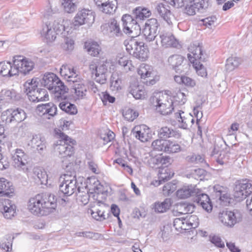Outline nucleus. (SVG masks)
I'll return each mask as SVG.
<instances>
[{
    "mask_svg": "<svg viewBox=\"0 0 252 252\" xmlns=\"http://www.w3.org/2000/svg\"><path fill=\"white\" fill-rule=\"evenodd\" d=\"M136 51L135 54H137V56H134L136 58L144 61L148 58V51L144 46V43L142 41H140L137 46V50Z\"/></svg>",
    "mask_w": 252,
    "mask_h": 252,
    "instance_id": "48",
    "label": "nucleus"
},
{
    "mask_svg": "<svg viewBox=\"0 0 252 252\" xmlns=\"http://www.w3.org/2000/svg\"><path fill=\"white\" fill-rule=\"evenodd\" d=\"M143 33L146 41L148 42L153 41L158 35V30H152L149 28H144Z\"/></svg>",
    "mask_w": 252,
    "mask_h": 252,
    "instance_id": "50",
    "label": "nucleus"
},
{
    "mask_svg": "<svg viewBox=\"0 0 252 252\" xmlns=\"http://www.w3.org/2000/svg\"><path fill=\"white\" fill-rule=\"evenodd\" d=\"M129 92L135 99H144L147 95V93L142 86L131 85Z\"/></svg>",
    "mask_w": 252,
    "mask_h": 252,
    "instance_id": "34",
    "label": "nucleus"
},
{
    "mask_svg": "<svg viewBox=\"0 0 252 252\" xmlns=\"http://www.w3.org/2000/svg\"><path fill=\"white\" fill-rule=\"evenodd\" d=\"M71 87L74 90L75 97L77 99H83L86 97L88 88L84 80L79 78L72 83Z\"/></svg>",
    "mask_w": 252,
    "mask_h": 252,
    "instance_id": "20",
    "label": "nucleus"
},
{
    "mask_svg": "<svg viewBox=\"0 0 252 252\" xmlns=\"http://www.w3.org/2000/svg\"><path fill=\"white\" fill-rule=\"evenodd\" d=\"M150 102L158 112L163 115L170 114L176 110L171 96L161 92L156 93L150 98Z\"/></svg>",
    "mask_w": 252,
    "mask_h": 252,
    "instance_id": "2",
    "label": "nucleus"
},
{
    "mask_svg": "<svg viewBox=\"0 0 252 252\" xmlns=\"http://www.w3.org/2000/svg\"><path fill=\"white\" fill-rule=\"evenodd\" d=\"M49 24L56 31V33L62 34L63 36L68 35V27H66V25L69 24V22L67 20H64L62 18H57L53 22H50Z\"/></svg>",
    "mask_w": 252,
    "mask_h": 252,
    "instance_id": "21",
    "label": "nucleus"
},
{
    "mask_svg": "<svg viewBox=\"0 0 252 252\" xmlns=\"http://www.w3.org/2000/svg\"><path fill=\"white\" fill-rule=\"evenodd\" d=\"M165 144L166 139H158L152 142V147L155 151L165 152Z\"/></svg>",
    "mask_w": 252,
    "mask_h": 252,
    "instance_id": "54",
    "label": "nucleus"
},
{
    "mask_svg": "<svg viewBox=\"0 0 252 252\" xmlns=\"http://www.w3.org/2000/svg\"><path fill=\"white\" fill-rule=\"evenodd\" d=\"M196 196L195 200L207 212H210L212 210V205L210 201L208 195L205 193H201L199 190V193L195 194Z\"/></svg>",
    "mask_w": 252,
    "mask_h": 252,
    "instance_id": "30",
    "label": "nucleus"
},
{
    "mask_svg": "<svg viewBox=\"0 0 252 252\" xmlns=\"http://www.w3.org/2000/svg\"><path fill=\"white\" fill-rule=\"evenodd\" d=\"M179 209L182 211V214H189L193 212L194 206L190 204H183L180 205Z\"/></svg>",
    "mask_w": 252,
    "mask_h": 252,
    "instance_id": "61",
    "label": "nucleus"
},
{
    "mask_svg": "<svg viewBox=\"0 0 252 252\" xmlns=\"http://www.w3.org/2000/svg\"><path fill=\"white\" fill-rule=\"evenodd\" d=\"M64 37V41L62 45V48L65 51H71L74 49V40L70 36H67V35H66Z\"/></svg>",
    "mask_w": 252,
    "mask_h": 252,
    "instance_id": "55",
    "label": "nucleus"
},
{
    "mask_svg": "<svg viewBox=\"0 0 252 252\" xmlns=\"http://www.w3.org/2000/svg\"><path fill=\"white\" fill-rule=\"evenodd\" d=\"M138 116V113L131 109H126L123 112L124 117L128 121H133Z\"/></svg>",
    "mask_w": 252,
    "mask_h": 252,
    "instance_id": "57",
    "label": "nucleus"
},
{
    "mask_svg": "<svg viewBox=\"0 0 252 252\" xmlns=\"http://www.w3.org/2000/svg\"><path fill=\"white\" fill-rule=\"evenodd\" d=\"M62 5L65 12L73 13L77 7L78 0H61Z\"/></svg>",
    "mask_w": 252,
    "mask_h": 252,
    "instance_id": "43",
    "label": "nucleus"
},
{
    "mask_svg": "<svg viewBox=\"0 0 252 252\" xmlns=\"http://www.w3.org/2000/svg\"><path fill=\"white\" fill-rule=\"evenodd\" d=\"M117 5V0H109L107 3L103 4L98 9L104 13L113 14L116 10Z\"/></svg>",
    "mask_w": 252,
    "mask_h": 252,
    "instance_id": "40",
    "label": "nucleus"
},
{
    "mask_svg": "<svg viewBox=\"0 0 252 252\" xmlns=\"http://www.w3.org/2000/svg\"><path fill=\"white\" fill-rule=\"evenodd\" d=\"M20 94L14 90H3L0 94V113L6 103H12L20 98Z\"/></svg>",
    "mask_w": 252,
    "mask_h": 252,
    "instance_id": "15",
    "label": "nucleus"
},
{
    "mask_svg": "<svg viewBox=\"0 0 252 252\" xmlns=\"http://www.w3.org/2000/svg\"><path fill=\"white\" fill-rule=\"evenodd\" d=\"M199 189L193 186H184L176 192L177 196L180 199H186L194 196L199 193Z\"/></svg>",
    "mask_w": 252,
    "mask_h": 252,
    "instance_id": "28",
    "label": "nucleus"
},
{
    "mask_svg": "<svg viewBox=\"0 0 252 252\" xmlns=\"http://www.w3.org/2000/svg\"><path fill=\"white\" fill-rule=\"evenodd\" d=\"M229 153L227 151H221L219 155L216 158L217 161L220 164H223L228 161L229 159Z\"/></svg>",
    "mask_w": 252,
    "mask_h": 252,
    "instance_id": "59",
    "label": "nucleus"
},
{
    "mask_svg": "<svg viewBox=\"0 0 252 252\" xmlns=\"http://www.w3.org/2000/svg\"><path fill=\"white\" fill-rule=\"evenodd\" d=\"M122 21L123 25V32L126 34H130L134 32L138 31L140 29L136 19L130 15H123Z\"/></svg>",
    "mask_w": 252,
    "mask_h": 252,
    "instance_id": "16",
    "label": "nucleus"
},
{
    "mask_svg": "<svg viewBox=\"0 0 252 252\" xmlns=\"http://www.w3.org/2000/svg\"><path fill=\"white\" fill-rule=\"evenodd\" d=\"M204 62V61H200L198 62H195V63L193 62V63H192L197 74L201 76V77H205L207 75L206 69L203 64V63Z\"/></svg>",
    "mask_w": 252,
    "mask_h": 252,
    "instance_id": "53",
    "label": "nucleus"
},
{
    "mask_svg": "<svg viewBox=\"0 0 252 252\" xmlns=\"http://www.w3.org/2000/svg\"><path fill=\"white\" fill-rule=\"evenodd\" d=\"M158 26L159 24L157 20L155 18H151L147 21L144 28H149L152 30H158Z\"/></svg>",
    "mask_w": 252,
    "mask_h": 252,
    "instance_id": "64",
    "label": "nucleus"
},
{
    "mask_svg": "<svg viewBox=\"0 0 252 252\" xmlns=\"http://www.w3.org/2000/svg\"><path fill=\"white\" fill-rule=\"evenodd\" d=\"M33 147L40 154H43L46 150V141L44 137L36 136L32 140Z\"/></svg>",
    "mask_w": 252,
    "mask_h": 252,
    "instance_id": "37",
    "label": "nucleus"
},
{
    "mask_svg": "<svg viewBox=\"0 0 252 252\" xmlns=\"http://www.w3.org/2000/svg\"><path fill=\"white\" fill-rule=\"evenodd\" d=\"M59 78L53 73H48L44 74L42 78L39 79V82L42 86L47 88L49 90L53 89L55 85L59 81Z\"/></svg>",
    "mask_w": 252,
    "mask_h": 252,
    "instance_id": "29",
    "label": "nucleus"
},
{
    "mask_svg": "<svg viewBox=\"0 0 252 252\" xmlns=\"http://www.w3.org/2000/svg\"><path fill=\"white\" fill-rule=\"evenodd\" d=\"M219 218L223 225L228 227H232L242 220V216L237 210H226L220 213Z\"/></svg>",
    "mask_w": 252,
    "mask_h": 252,
    "instance_id": "9",
    "label": "nucleus"
},
{
    "mask_svg": "<svg viewBox=\"0 0 252 252\" xmlns=\"http://www.w3.org/2000/svg\"><path fill=\"white\" fill-rule=\"evenodd\" d=\"M158 134L159 138L163 139L169 138L178 139L181 137V134L178 131L167 126L160 128L158 131Z\"/></svg>",
    "mask_w": 252,
    "mask_h": 252,
    "instance_id": "31",
    "label": "nucleus"
},
{
    "mask_svg": "<svg viewBox=\"0 0 252 252\" xmlns=\"http://www.w3.org/2000/svg\"><path fill=\"white\" fill-rule=\"evenodd\" d=\"M101 30L104 34L110 37H120L123 35V30L120 28V23L116 19H110L108 22L102 24Z\"/></svg>",
    "mask_w": 252,
    "mask_h": 252,
    "instance_id": "11",
    "label": "nucleus"
},
{
    "mask_svg": "<svg viewBox=\"0 0 252 252\" xmlns=\"http://www.w3.org/2000/svg\"><path fill=\"white\" fill-rule=\"evenodd\" d=\"M56 135L59 139L53 145L55 152L62 158L71 156L74 153L73 146L75 144V141L61 131Z\"/></svg>",
    "mask_w": 252,
    "mask_h": 252,
    "instance_id": "3",
    "label": "nucleus"
},
{
    "mask_svg": "<svg viewBox=\"0 0 252 252\" xmlns=\"http://www.w3.org/2000/svg\"><path fill=\"white\" fill-rule=\"evenodd\" d=\"M198 224V218L196 215H188L186 218H176L173 221L174 227L179 231L195 228Z\"/></svg>",
    "mask_w": 252,
    "mask_h": 252,
    "instance_id": "7",
    "label": "nucleus"
},
{
    "mask_svg": "<svg viewBox=\"0 0 252 252\" xmlns=\"http://www.w3.org/2000/svg\"><path fill=\"white\" fill-rule=\"evenodd\" d=\"M138 73L143 79L149 78L154 74L153 67L150 65L142 63L138 69Z\"/></svg>",
    "mask_w": 252,
    "mask_h": 252,
    "instance_id": "42",
    "label": "nucleus"
},
{
    "mask_svg": "<svg viewBox=\"0 0 252 252\" xmlns=\"http://www.w3.org/2000/svg\"><path fill=\"white\" fill-rule=\"evenodd\" d=\"M171 204V199L166 198L162 202L157 201L154 203L152 209L157 213H163L169 209Z\"/></svg>",
    "mask_w": 252,
    "mask_h": 252,
    "instance_id": "33",
    "label": "nucleus"
},
{
    "mask_svg": "<svg viewBox=\"0 0 252 252\" xmlns=\"http://www.w3.org/2000/svg\"><path fill=\"white\" fill-rule=\"evenodd\" d=\"M187 159L188 161L195 164L201 163L204 161V158L202 156L195 154L188 156Z\"/></svg>",
    "mask_w": 252,
    "mask_h": 252,
    "instance_id": "60",
    "label": "nucleus"
},
{
    "mask_svg": "<svg viewBox=\"0 0 252 252\" xmlns=\"http://www.w3.org/2000/svg\"><path fill=\"white\" fill-rule=\"evenodd\" d=\"M111 64L112 63L107 60L98 62L97 60H94L90 63L89 69L92 74H95L96 82L100 84L106 83Z\"/></svg>",
    "mask_w": 252,
    "mask_h": 252,
    "instance_id": "5",
    "label": "nucleus"
},
{
    "mask_svg": "<svg viewBox=\"0 0 252 252\" xmlns=\"http://www.w3.org/2000/svg\"><path fill=\"white\" fill-rule=\"evenodd\" d=\"M217 18L215 16H211L201 20L202 24L206 27L211 29L216 22Z\"/></svg>",
    "mask_w": 252,
    "mask_h": 252,
    "instance_id": "63",
    "label": "nucleus"
},
{
    "mask_svg": "<svg viewBox=\"0 0 252 252\" xmlns=\"http://www.w3.org/2000/svg\"><path fill=\"white\" fill-rule=\"evenodd\" d=\"M59 106L61 110L69 114L74 115L77 112L75 105L68 102H62L59 104Z\"/></svg>",
    "mask_w": 252,
    "mask_h": 252,
    "instance_id": "49",
    "label": "nucleus"
},
{
    "mask_svg": "<svg viewBox=\"0 0 252 252\" xmlns=\"http://www.w3.org/2000/svg\"><path fill=\"white\" fill-rule=\"evenodd\" d=\"M0 211L3 214L5 218L9 219L14 216L16 211V206L12 201L5 199L2 200L0 205Z\"/></svg>",
    "mask_w": 252,
    "mask_h": 252,
    "instance_id": "24",
    "label": "nucleus"
},
{
    "mask_svg": "<svg viewBox=\"0 0 252 252\" xmlns=\"http://www.w3.org/2000/svg\"><path fill=\"white\" fill-rule=\"evenodd\" d=\"M187 94L184 92H182L181 91H179L176 95H175L173 97V102L174 107L176 108V104H178L179 105H183L187 101V96L188 94V92L186 91Z\"/></svg>",
    "mask_w": 252,
    "mask_h": 252,
    "instance_id": "51",
    "label": "nucleus"
},
{
    "mask_svg": "<svg viewBox=\"0 0 252 252\" xmlns=\"http://www.w3.org/2000/svg\"><path fill=\"white\" fill-rule=\"evenodd\" d=\"M25 112L22 109H10L4 111L2 114V119L6 124L20 123L26 118Z\"/></svg>",
    "mask_w": 252,
    "mask_h": 252,
    "instance_id": "13",
    "label": "nucleus"
},
{
    "mask_svg": "<svg viewBox=\"0 0 252 252\" xmlns=\"http://www.w3.org/2000/svg\"><path fill=\"white\" fill-rule=\"evenodd\" d=\"M159 39L161 46L164 48H179L180 46L178 40L171 32H161L159 34Z\"/></svg>",
    "mask_w": 252,
    "mask_h": 252,
    "instance_id": "18",
    "label": "nucleus"
},
{
    "mask_svg": "<svg viewBox=\"0 0 252 252\" xmlns=\"http://www.w3.org/2000/svg\"><path fill=\"white\" fill-rule=\"evenodd\" d=\"M184 58L179 55L170 56L168 59V62L172 68L177 73L184 72Z\"/></svg>",
    "mask_w": 252,
    "mask_h": 252,
    "instance_id": "26",
    "label": "nucleus"
},
{
    "mask_svg": "<svg viewBox=\"0 0 252 252\" xmlns=\"http://www.w3.org/2000/svg\"><path fill=\"white\" fill-rule=\"evenodd\" d=\"M14 190L12 184L4 178L0 179V195H9Z\"/></svg>",
    "mask_w": 252,
    "mask_h": 252,
    "instance_id": "39",
    "label": "nucleus"
},
{
    "mask_svg": "<svg viewBox=\"0 0 252 252\" xmlns=\"http://www.w3.org/2000/svg\"><path fill=\"white\" fill-rule=\"evenodd\" d=\"M50 91L52 92L54 98L58 100L66 98L65 94L67 92V89L60 80L54 85L53 89Z\"/></svg>",
    "mask_w": 252,
    "mask_h": 252,
    "instance_id": "27",
    "label": "nucleus"
},
{
    "mask_svg": "<svg viewBox=\"0 0 252 252\" xmlns=\"http://www.w3.org/2000/svg\"><path fill=\"white\" fill-rule=\"evenodd\" d=\"M133 134L142 142L148 141L152 137L151 130L145 125L136 126L133 129Z\"/></svg>",
    "mask_w": 252,
    "mask_h": 252,
    "instance_id": "17",
    "label": "nucleus"
},
{
    "mask_svg": "<svg viewBox=\"0 0 252 252\" xmlns=\"http://www.w3.org/2000/svg\"><path fill=\"white\" fill-rule=\"evenodd\" d=\"M60 74L70 85L80 78L74 68L70 65H63L60 68Z\"/></svg>",
    "mask_w": 252,
    "mask_h": 252,
    "instance_id": "23",
    "label": "nucleus"
},
{
    "mask_svg": "<svg viewBox=\"0 0 252 252\" xmlns=\"http://www.w3.org/2000/svg\"><path fill=\"white\" fill-rule=\"evenodd\" d=\"M174 175L170 169L162 168L159 170L158 172V185L161 184L162 182H165L170 179Z\"/></svg>",
    "mask_w": 252,
    "mask_h": 252,
    "instance_id": "47",
    "label": "nucleus"
},
{
    "mask_svg": "<svg viewBox=\"0 0 252 252\" xmlns=\"http://www.w3.org/2000/svg\"><path fill=\"white\" fill-rule=\"evenodd\" d=\"M140 41L138 40L136 37H132L129 40L125 41V45L126 50L130 55L137 56L136 54V50H137V46L138 45Z\"/></svg>",
    "mask_w": 252,
    "mask_h": 252,
    "instance_id": "38",
    "label": "nucleus"
},
{
    "mask_svg": "<svg viewBox=\"0 0 252 252\" xmlns=\"http://www.w3.org/2000/svg\"><path fill=\"white\" fill-rule=\"evenodd\" d=\"M240 58L236 57H231L227 59L225 64L226 69L231 71L237 68L241 63Z\"/></svg>",
    "mask_w": 252,
    "mask_h": 252,
    "instance_id": "46",
    "label": "nucleus"
},
{
    "mask_svg": "<svg viewBox=\"0 0 252 252\" xmlns=\"http://www.w3.org/2000/svg\"><path fill=\"white\" fill-rule=\"evenodd\" d=\"M120 65L123 66L126 71L131 70L133 67L131 61L127 60L126 58H121L118 61Z\"/></svg>",
    "mask_w": 252,
    "mask_h": 252,
    "instance_id": "62",
    "label": "nucleus"
},
{
    "mask_svg": "<svg viewBox=\"0 0 252 252\" xmlns=\"http://www.w3.org/2000/svg\"><path fill=\"white\" fill-rule=\"evenodd\" d=\"M11 156L13 165L16 169L24 173L28 171V156L23 150L16 149L11 152Z\"/></svg>",
    "mask_w": 252,
    "mask_h": 252,
    "instance_id": "6",
    "label": "nucleus"
},
{
    "mask_svg": "<svg viewBox=\"0 0 252 252\" xmlns=\"http://www.w3.org/2000/svg\"><path fill=\"white\" fill-rule=\"evenodd\" d=\"M110 89L117 92L122 89L121 78L117 72L113 73L110 79Z\"/></svg>",
    "mask_w": 252,
    "mask_h": 252,
    "instance_id": "41",
    "label": "nucleus"
},
{
    "mask_svg": "<svg viewBox=\"0 0 252 252\" xmlns=\"http://www.w3.org/2000/svg\"><path fill=\"white\" fill-rule=\"evenodd\" d=\"M188 49L189 53L188 54V57L191 63L205 60L202 54V47L198 43L190 44Z\"/></svg>",
    "mask_w": 252,
    "mask_h": 252,
    "instance_id": "19",
    "label": "nucleus"
},
{
    "mask_svg": "<svg viewBox=\"0 0 252 252\" xmlns=\"http://www.w3.org/2000/svg\"><path fill=\"white\" fill-rule=\"evenodd\" d=\"M0 74L2 76H12L17 75L13 64L9 62L0 63Z\"/></svg>",
    "mask_w": 252,
    "mask_h": 252,
    "instance_id": "32",
    "label": "nucleus"
},
{
    "mask_svg": "<svg viewBox=\"0 0 252 252\" xmlns=\"http://www.w3.org/2000/svg\"><path fill=\"white\" fill-rule=\"evenodd\" d=\"M57 207V199L51 193L38 194L30 199L29 211L33 215L46 216L54 211Z\"/></svg>",
    "mask_w": 252,
    "mask_h": 252,
    "instance_id": "1",
    "label": "nucleus"
},
{
    "mask_svg": "<svg viewBox=\"0 0 252 252\" xmlns=\"http://www.w3.org/2000/svg\"><path fill=\"white\" fill-rule=\"evenodd\" d=\"M25 92L29 100L32 102L48 100L49 95L45 89L39 88V78H33L25 84Z\"/></svg>",
    "mask_w": 252,
    "mask_h": 252,
    "instance_id": "4",
    "label": "nucleus"
},
{
    "mask_svg": "<svg viewBox=\"0 0 252 252\" xmlns=\"http://www.w3.org/2000/svg\"><path fill=\"white\" fill-rule=\"evenodd\" d=\"M85 47L88 53L94 57L98 55L101 51L100 46L96 42H87L85 43Z\"/></svg>",
    "mask_w": 252,
    "mask_h": 252,
    "instance_id": "44",
    "label": "nucleus"
},
{
    "mask_svg": "<svg viewBox=\"0 0 252 252\" xmlns=\"http://www.w3.org/2000/svg\"><path fill=\"white\" fill-rule=\"evenodd\" d=\"M169 6L161 3L158 4L156 7V11L160 16L167 23L168 25L172 24L174 21V16L168 9Z\"/></svg>",
    "mask_w": 252,
    "mask_h": 252,
    "instance_id": "22",
    "label": "nucleus"
},
{
    "mask_svg": "<svg viewBox=\"0 0 252 252\" xmlns=\"http://www.w3.org/2000/svg\"><path fill=\"white\" fill-rule=\"evenodd\" d=\"M56 32L53 30L51 26L49 24L43 29L41 32V35L46 39L47 42H52L56 37Z\"/></svg>",
    "mask_w": 252,
    "mask_h": 252,
    "instance_id": "35",
    "label": "nucleus"
},
{
    "mask_svg": "<svg viewBox=\"0 0 252 252\" xmlns=\"http://www.w3.org/2000/svg\"><path fill=\"white\" fill-rule=\"evenodd\" d=\"M37 177L40 181L41 184L43 185H51L50 179L49 178L48 175L44 170H39L37 172Z\"/></svg>",
    "mask_w": 252,
    "mask_h": 252,
    "instance_id": "56",
    "label": "nucleus"
},
{
    "mask_svg": "<svg viewBox=\"0 0 252 252\" xmlns=\"http://www.w3.org/2000/svg\"><path fill=\"white\" fill-rule=\"evenodd\" d=\"M12 239L10 235H5L0 242V248L6 252H9L11 250Z\"/></svg>",
    "mask_w": 252,
    "mask_h": 252,
    "instance_id": "52",
    "label": "nucleus"
},
{
    "mask_svg": "<svg viewBox=\"0 0 252 252\" xmlns=\"http://www.w3.org/2000/svg\"><path fill=\"white\" fill-rule=\"evenodd\" d=\"M181 151V147L176 142L166 140L165 152L173 154L180 152Z\"/></svg>",
    "mask_w": 252,
    "mask_h": 252,
    "instance_id": "45",
    "label": "nucleus"
},
{
    "mask_svg": "<svg viewBox=\"0 0 252 252\" xmlns=\"http://www.w3.org/2000/svg\"><path fill=\"white\" fill-rule=\"evenodd\" d=\"M252 192V184L248 180H245L238 183L234 188V197L238 200L245 198Z\"/></svg>",
    "mask_w": 252,
    "mask_h": 252,
    "instance_id": "14",
    "label": "nucleus"
},
{
    "mask_svg": "<svg viewBox=\"0 0 252 252\" xmlns=\"http://www.w3.org/2000/svg\"><path fill=\"white\" fill-rule=\"evenodd\" d=\"M91 214L94 218L98 220H102L106 219L108 215V214L105 215L104 211L100 209H97L96 211L92 210Z\"/></svg>",
    "mask_w": 252,
    "mask_h": 252,
    "instance_id": "58",
    "label": "nucleus"
},
{
    "mask_svg": "<svg viewBox=\"0 0 252 252\" xmlns=\"http://www.w3.org/2000/svg\"><path fill=\"white\" fill-rule=\"evenodd\" d=\"M12 62L14 68L19 73L26 74L31 71L34 66V63L31 60L22 56L13 57Z\"/></svg>",
    "mask_w": 252,
    "mask_h": 252,
    "instance_id": "12",
    "label": "nucleus"
},
{
    "mask_svg": "<svg viewBox=\"0 0 252 252\" xmlns=\"http://www.w3.org/2000/svg\"><path fill=\"white\" fill-rule=\"evenodd\" d=\"M94 21V16L93 12L88 9H82L77 12L74 17L73 26L74 29H77L85 24H91Z\"/></svg>",
    "mask_w": 252,
    "mask_h": 252,
    "instance_id": "10",
    "label": "nucleus"
},
{
    "mask_svg": "<svg viewBox=\"0 0 252 252\" xmlns=\"http://www.w3.org/2000/svg\"><path fill=\"white\" fill-rule=\"evenodd\" d=\"M60 190L64 195L70 196L76 190L80 192V188L77 187V181L74 176L64 174L60 178Z\"/></svg>",
    "mask_w": 252,
    "mask_h": 252,
    "instance_id": "8",
    "label": "nucleus"
},
{
    "mask_svg": "<svg viewBox=\"0 0 252 252\" xmlns=\"http://www.w3.org/2000/svg\"><path fill=\"white\" fill-rule=\"evenodd\" d=\"M136 20H144L152 14L151 11L147 8L138 6L133 10Z\"/></svg>",
    "mask_w": 252,
    "mask_h": 252,
    "instance_id": "36",
    "label": "nucleus"
},
{
    "mask_svg": "<svg viewBox=\"0 0 252 252\" xmlns=\"http://www.w3.org/2000/svg\"><path fill=\"white\" fill-rule=\"evenodd\" d=\"M174 117L178 122L180 128L187 129L190 125V120H192V115L186 114L181 110H177L174 114Z\"/></svg>",
    "mask_w": 252,
    "mask_h": 252,
    "instance_id": "25",
    "label": "nucleus"
}]
</instances>
